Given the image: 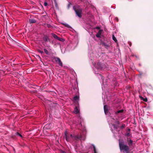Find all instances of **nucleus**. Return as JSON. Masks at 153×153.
<instances>
[{"label":"nucleus","instance_id":"18","mask_svg":"<svg viewBox=\"0 0 153 153\" xmlns=\"http://www.w3.org/2000/svg\"><path fill=\"white\" fill-rule=\"evenodd\" d=\"M93 148V151L94 152V153H97L96 150V147L94 145H92Z\"/></svg>","mask_w":153,"mask_h":153},{"label":"nucleus","instance_id":"21","mask_svg":"<svg viewBox=\"0 0 153 153\" xmlns=\"http://www.w3.org/2000/svg\"><path fill=\"white\" fill-rule=\"evenodd\" d=\"M57 40L61 42H64L65 41L64 39L62 38H60L59 37H58V39Z\"/></svg>","mask_w":153,"mask_h":153},{"label":"nucleus","instance_id":"38","mask_svg":"<svg viewBox=\"0 0 153 153\" xmlns=\"http://www.w3.org/2000/svg\"><path fill=\"white\" fill-rule=\"evenodd\" d=\"M39 57L40 58V56H39Z\"/></svg>","mask_w":153,"mask_h":153},{"label":"nucleus","instance_id":"34","mask_svg":"<svg viewBox=\"0 0 153 153\" xmlns=\"http://www.w3.org/2000/svg\"><path fill=\"white\" fill-rule=\"evenodd\" d=\"M61 153H66L65 152L62 151L61 152Z\"/></svg>","mask_w":153,"mask_h":153},{"label":"nucleus","instance_id":"11","mask_svg":"<svg viewBox=\"0 0 153 153\" xmlns=\"http://www.w3.org/2000/svg\"><path fill=\"white\" fill-rule=\"evenodd\" d=\"M29 22L30 24L34 23L36 22V21L33 19H29Z\"/></svg>","mask_w":153,"mask_h":153},{"label":"nucleus","instance_id":"33","mask_svg":"<svg viewBox=\"0 0 153 153\" xmlns=\"http://www.w3.org/2000/svg\"><path fill=\"white\" fill-rule=\"evenodd\" d=\"M115 19L117 20V22H118V18L117 17H116L115 18Z\"/></svg>","mask_w":153,"mask_h":153},{"label":"nucleus","instance_id":"27","mask_svg":"<svg viewBox=\"0 0 153 153\" xmlns=\"http://www.w3.org/2000/svg\"><path fill=\"white\" fill-rule=\"evenodd\" d=\"M125 124H123L122 125V126L120 127V128L123 129V128L125 127Z\"/></svg>","mask_w":153,"mask_h":153},{"label":"nucleus","instance_id":"19","mask_svg":"<svg viewBox=\"0 0 153 153\" xmlns=\"http://www.w3.org/2000/svg\"><path fill=\"white\" fill-rule=\"evenodd\" d=\"M140 97L141 99V100H143V101H144L145 102H147V101L148 100L147 98H143L142 97Z\"/></svg>","mask_w":153,"mask_h":153},{"label":"nucleus","instance_id":"17","mask_svg":"<svg viewBox=\"0 0 153 153\" xmlns=\"http://www.w3.org/2000/svg\"><path fill=\"white\" fill-rule=\"evenodd\" d=\"M123 109H121V110H118V111H116L115 112V114H118V113H122L123 112Z\"/></svg>","mask_w":153,"mask_h":153},{"label":"nucleus","instance_id":"15","mask_svg":"<svg viewBox=\"0 0 153 153\" xmlns=\"http://www.w3.org/2000/svg\"><path fill=\"white\" fill-rule=\"evenodd\" d=\"M125 136L127 137H132V135L130 134L129 132H127L125 134Z\"/></svg>","mask_w":153,"mask_h":153},{"label":"nucleus","instance_id":"5","mask_svg":"<svg viewBox=\"0 0 153 153\" xmlns=\"http://www.w3.org/2000/svg\"><path fill=\"white\" fill-rule=\"evenodd\" d=\"M105 65L102 64L100 62H98L96 68L98 69L102 70L105 68Z\"/></svg>","mask_w":153,"mask_h":153},{"label":"nucleus","instance_id":"20","mask_svg":"<svg viewBox=\"0 0 153 153\" xmlns=\"http://www.w3.org/2000/svg\"><path fill=\"white\" fill-rule=\"evenodd\" d=\"M112 39L116 42H117V41L116 38L114 36V35H112Z\"/></svg>","mask_w":153,"mask_h":153},{"label":"nucleus","instance_id":"3","mask_svg":"<svg viewBox=\"0 0 153 153\" xmlns=\"http://www.w3.org/2000/svg\"><path fill=\"white\" fill-rule=\"evenodd\" d=\"M70 137L71 138H74V140H76V141H78L79 140H80L82 138V136L80 134H78L77 135H73L72 134H71Z\"/></svg>","mask_w":153,"mask_h":153},{"label":"nucleus","instance_id":"36","mask_svg":"<svg viewBox=\"0 0 153 153\" xmlns=\"http://www.w3.org/2000/svg\"><path fill=\"white\" fill-rule=\"evenodd\" d=\"M128 131H130V129L129 128H128Z\"/></svg>","mask_w":153,"mask_h":153},{"label":"nucleus","instance_id":"16","mask_svg":"<svg viewBox=\"0 0 153 153\" xmlns=\"http://www.w3.org/2000/svg\"><path fill=\"white\" fill-rule=\"evenodd\" d=\"M101 35V33L100 31L98 32L96 35V36L97 38H100V36Z\"/></svg>","mask_w":153,"mask_h":153},{"label":"nucleus","instance_id":"25","mask_svg":"<svg viewBox=\"0 0 153 153\" xmlns=\"http://www.w3.org/2000/svg\"><path fill=\"white\" fill-rule=\"evenodd\" d=\"M115 123H116L115 124L119 125L120 123L119 122L117 119L116 121L115 122Z\"/></svg>","mask_w":153,"mask_h":153},{"label":"nucleus","instance_id":"23","mask_svg":"<svg viewBox=\"0 0 153 153\" xmlns=\"http://www.w3.org/2000/svg\"><path fill=\"white\" fill-rule=\"evenodd\" d=\"M44 51L46 53V54L48 55V53H49L48 52L46 49H44Z\"/></svg>","mask_w":153,"mask_h":153},{"label":"nucleus","instance_id":"9","mask_svg":"<svg viewBox=\"0 0 153 153\" xmlns=\"http://www.w3.org/2000/svg\"><path fill=\"white\" fill-rule=\"evenodd\" d=\"M43 40L46 42H47L50 41L48 36L46 35L45 36H44L43 37Z\"/></svg>","mask_w":153,"mask_h":153},{"label":"nucleus","instance_id":"35","mask_svg":"<svg viewBox=\"0 0 153 153\" xmlns=\"http://www.w3.org/2000/svg\"><path fill=\"white\" fill-rule=\"evenodd\" d=\"M129 44L130 46H131V42H130L129 43Z\"/></svg>","mask_w":153,"mask_h":153},{"label":"nucleus","instance_id":"26","mask_svg":"<svg viewBox=\"0 0 153 153\" xmlns=\"http://www.w3.org/2000/svg\"><path fill=\"white\" fill-rule=\"evenodd\" d=\"M54 2L55 3V6L56 7V8H58V5H57V4L56 2V0L54 1Z\"/></svg>","mask_w":153,"mask_h":153},{"label":"nucleus","instance_id":"39","mask_svg":"<svg viewBox=\"0 0 153 153\" xmlns=\"http://www.w3.org/2000/svg\"><path fill=\"white\" fill-rule=\"evenodd\" d=\"M56 0H54V1H55Z\"/></svg>","mask_w":153,"mask_h":153},{"label":"nucleus","instance_id":"7","mask_svg":"<svg viewBox=\"0 0 153 153\" xmlns=\"http://www.w3.org/2000/svg\"><path fill=\"white\" fill-rule=\"evenodd\" d=\"M104 110L105 114H107L108 112V107L107 105H105L104 106Z\"/></svg>","mask_w":153,"mask_h":153},{"label":"nucleus","instance_id":"40","mask_svg":"<svg viewBox=\"0 0 153 153\" xmlns=\"http://www.w3.org/2000/svg\"><path fill=\"white\" fill-rule=\"evenodd\" d=\"M81 1H82V0H81Z\"/></svg>","mask_w":153,"mask_h":153},{"label":"nucleus","instance_id":"29","mask_svg":"<svg viewBox=\"0 0 153 153\" xmlns=\"http://www.w3.org/2000/svg\"><path fill=\"white\" fill-rule=\"evenodd\" d=\"M47 27H48V28H50L51 27V25L50 24H47Z\"/></svg>","mask_w":153,"mask_h":153},{"label":"nucleus","instance_id":"14","mask_svg":"<svg viewBox=\"0 0 153 153\" xmlns=\"http://www.w3.org/2000/svg\"><path fill=\"white\" fill-rule=\"evenodd\" d=\"M52 36L55 39H58V36L54 34V33H52L51 34Z\"/></svg>","mask_w":153,"mask_h":153},{"label":"nucleus","instance_id":"13","mask_svg":"<svg viewBox=\"0 0 153 153\" xmlns=\"http://www.w3.org/2000/svg\"><path fill=\"white\" fill-rule=\"evenodd\" d=\"M112 126L114 127V128L116 129H117L119 127L118 125L115 124H112Z\"/></svg>","mask_w":153,"mask_h":153},{"label":"nucleus","instance_id":"6","mask_svg":"<svg viewBox=\"0 0 153 153\" xmlns=\"http://www.w3.org/2000/svg\"><path fill=\"white\" fill-rule=\"evenodd\" d=\"M54 59L55 61L61 67L63 65L62 62L59 58L58 57H54Z\"/></svg>","mask_w":153,"mask_h":153},{"label":"nucleus","instance_id":"12","mask_svg":"<svg viewBox=\"0 0 153 153\" xmlns=\"http://www.w3.org/2000/svg\"><path fill=\"white\" fill-rule=\"evenodd\" d=\"M74 112L76 114H77L79 113V111L77 107L76 106V107H75L74 109Z\"/></svg>","mask_w":153,"mask_h":153},{"label":"nucleus","instance_id":"30","mask_svg":"<svg viewBox=\"0 0 153 153\" xmlns=\"http://www.w3.org/2000/svg\"><path fill=\"white\" fill-rule=\"evenodd\" d=\"M44 5L45 6H47L48 5L47 3L46 2H45L44 3Z\"/></svg>","mask_w":153,"mask_h":153},{"label":"nucleus","instance_id":"32","mask_svg":"<svg viewBox=\"0 0 153 153\" xmlns=\"http://www.w3.org/2000/svg\"><path fill=\"white\" fill-rule=\"evenodd\" d=\"M39 52L41 53H42L43 52V51L40 50L39 51Z\"/></svg>","mask_w":153,"mask_h":153},{"label":"nucleus","instance_id":"28","mask_svg":"<svg viewBox=\"0 0 153 153\" xmlns=\"http://www.w3.org/2000/svg\"><path fill=\"white\" fill-rule=\"evenodd\" d=\"M63 25H64L65 26L67 27H69V25L67 24H63Z\"/></svg>","mask_w":153,"mask_h":153},{"label":"nucleus","instance_id":"1","mask_svg":"<svg viewBox=\"0 0 153 153\" xmlns=\"http://www.w3.org/2000/svg\"><path fill=\"white\" fill-rule=\"evenodd\" d=\"M119 147L120 150L124 153H132L129 151V147L128 146L125 144L123 140H119Z\"/></svg>","mask_w":153,"mask_h":153},{"label":"nucleus","instance_id":"2","mask_svg":"<svg viewBox=\"0 0 153 153\" xmlns=\"http://www.w3.org/2000/svg\"><path fill=\"white\" fill-rule=\"evenodd\" d=\"M73 10H74L76 14L79 17H82V9L81 8H78L76 9V7L74 6L73 7Z\"/></svg>","mask_w":153,"mask_h":153},{"label":"nucleus","instance_id":"22","mask_svg":"<svg viewBox=\"0 0 153 153\" xmlns=\"http://www.w3.org/2000/svg\"><path fill=\"white\" fill-rule=\"evenodd\" d=\"M16 135L19 136L21 137H22V136L19 133L17 132L16 133Z\"/></svg>","mask_w":153,"mask_h":153},{"label":"nucleus","instance_id":"31","mask_svg":"<svg viewBox=\"0 0 153 153\" xmlns=\"http://www.w3.org/2000/svg\"><path fill=\"white\" fill-rule=\"evenodd\" d=\"M71 4V3L69 4L68 5V8L69 9L70 7V5Z\"/></svg>","mask_w":153,"mask_h":153},{"label":"nucleus","instance_id":"10","mask_svg":"<svg viewBox=\"0 0 153 153\" xmlns=\"http://www.w3.org/2000/svg\"><path fill=\"white\" fill-rule=\"evenodd\" d=\"M101 44L102 45V46H104L105 48H107L109 47V46L108 45L102 41L101 42Z\"/></svg>","mask_w":153,"mask_h":153},{"label":"nucleus","instance_id":"8","mask_svg":"<svg viewBox=\"0 0 153 153\" xmlns=\"http://www.w3.org/2000/svg\"><path fill=\"white\" fill-rule=\"evenodd\" d=\"M127 142L129 146H130L132 145L133 141L131 139H129V138H128L127 139Z\"/></svg>","mask_w":153,"mask_h":153},{"label":"nucleus","instance_id":"24","mask_svg":"<svg viewBox=\"0 0 153 153\" xmlns=\"http://www.w3.org/2000/svg\"><path fill=\"white\" fill-rule=\"evenodd\" d=\"M74 99L75 100H78L79 99V97L77 96H75L74 97Z\"/></svg>","mask_w":153,"mask_h":153},{"label":"nucleus","instance_id":"4","mask_svg":"<svg viewBox=\"0 0 153 153\" xmlns=\"http://www.w3.org/2000/svg\"><path fill=\"white\" fill-rule=\"evenodd\" d=\"M64 137L65 138L67 142H71V138L70 137V134H68L67 131H65V135Z\"/></svg>","mask_w":153,"mask_h":153},{"label":"nucleus","instance_id":"37","mask_svg":"<svg viewBox=\"0 0 153 153\" xmlns=\"http://www.w3.org/2000/svg\"><path fill=\"white\" fill-rule=\"evenodd\" d=\"M112 119L113 120H115V119L114 118H112Z\"/></svg>","mask_w":153,"mask_h":153}]
</instances>
